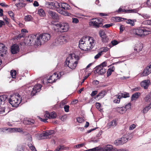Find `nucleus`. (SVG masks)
Masks as SVG:
<instances>
[{"instance_id":"1","label":"nucleus","mask_w":151,"mask_h":151,"mask_svg":"<svg viewBox=\"0 0 151 151\" xmlns=\"http://www.w3.org/2000/svg\"><path fill=\"white\" fill-rule=\"evenodd\" d=\"M96 43L94 38L89 36H85L79 41V47L81 50H88L91 49Z\"/></svg>"},{"instance_id":"2","label":"nucleus","mask_w":151,"mask_h":151,"mask_svg":"<svg viewBox=\"0 0 151 151\" xmlns=\"http://www.w3.org/2000/svg\"><path fill=\"white\" fill-rule=\"evenodd\" d=\"M24 42L26 45H34L36 46L41 45V41H40L38 35L37 34L29 35L25 38Z\"/></svg>"},{"instance_id":"3","label":"nucleus","mask_w":151,"mask_h":151,"mask_svg":"<svg viewBox=\"0 0 151 151\" xmlns=\"http://www.w3.org/2000/svg\"><path fill=\"white\" fill-rule=\"evenodd\" d=\"M149 30V29L146 27L141 26L133 29L131 33L135 35L141 37L142 35H147L149 34L150 31Z\"/></svg>"},{"instance_id":"4","label":"nucleus","mask_w":151,"mask_h":151,"mask_svg":"<svg viewBox=\"0 0 151 151\" xmlns=\"http://www.w3.org/2000/svg\"><path fill=\"white\" fill-rule=\"evenodd\" d=\"M22 100L21 96L19 94H13L10 96L9 99V102L12 107H17Z\"/></svg>"},{"instance_id":"5","label":"nucleus","mask_w":151,"mask_h":151,"mask_svg":"<svg viewBox=\"0 0 151 151\" xmlns=\"http://www.w3.org/2000/svg\"><path fill=\"white\" fill-rule=\"evenodd\" d=\"M103 19L101 18H95L91 19L89 22L90 26H93L96 28L102 27Z\"/></svg>"},{"instance_id":"6","label":"nucleus","mask_w":151,"mask_h":151,"mask_svg":"<svg viewBox=\"0 0 151 151\" xmlns=\"http://www.w3.org/2000/svg\"><path fill=\"white\" fill-rule=\"evenodd\" d=\"M55 28L58 29V31L62 32H67L69 28V24L67 23H60L59 24H57L55 25ZM56 28H55V30Z\"/></svg>"},{"instance_id":"7","label":"nucleus","mask_w":151,"mask_h":151,"mask_svg":"<svg viewBox=\"0 0 151 151\" xmlns=\"http://www.w3.org/2000/svg\"><path fill=\"white\" fill-rule=\"evenodd\" d=\"M67 37L66 36L60 35L57 37L53 43L54 45H62L67 42Z\"/></svg>"},{"instance_id":"8","label":"nucleus","mask_w":151,"mask_h":151,"mask_svg":"<svg viewBox=\"0 0 151 151\" xmlns=\"http://www.w3.org/2000/svg\"><path fill=\"white\" fill-rule=\"evenodd\" d=\"M38 37L39 38L40 41H41V45L42 43L47 42L50 40V34L48 33H43L38 35Z\"/></svg>"},{"instance_id":"9","label":"nucleus","mask_w":151,"mask_h":151,"mask_svg":"<svg viewBox=\"0 0 151 151\" xmlns=\"http://www.w3.org/2000/svg\"><path fill=\"white\" fill-rule=\"evenodd\" d=\"M57 5V2H48L46 3V6L48 8L56 10L59 13H62L61 11H60V8H57L56 5Z\"/></svg>"},{"instance_id":"10","label":"nucleus","mask_w":151,"mask_h":151,"mask_svg":"<svg viewBox=\"0 0 151 151\" xmlns=\"http://www.w3.org/2000/svg\"><path fill=\"white\" fill-rule=\"evenodd\" d=\"M61 73L60 74L56 73H54L51 76L48 77V81L50 83H52L55 82L61 76Z\"/></svg>"},{"instance_id":"11","label":"nucleus","mask_w":151,"mask_h":151,"mask_svg":"<svg viewBox=\"0 0 151 151\" xmlns=\"http://www.w3.org/2000/svg\"><path fill=\"white\" fill-rule=\"evenodd\" d=\"M42 86L40 84H37L35 85L33 88L29 87V88H32V90L31 91V94L32 96L35 95L37 92H39L41 90Z\"/></svg>"},{"instance_id":"12","label":"nucleus","mask_w":151,"mask_h":151,"mask_svg":"<svg viewBox=\"0 0 151 151\" xmlns=\"http://www.w3.org/2000/svg\"><path fill=\"white\" fill-rule=\"evenodd\" d=\"M66 59H67L68 61H72V62L78 64V62L79 58L77 55H76L74 53H73L70 55Z\"/></svg>"},{"instance_id":"13","label":"nucleus","mask_w":151,"mask_h":151,"mask_svg":"<svg viewBox=\"0 0 151 151\" xmlns=\"http://www.w3.org/2000/svg\"><path fill=\"white\" fill-rule=\"evenodd\" d=\"M96 69L94 71L95 74L98 73L99 74L102 75L105 73L106 72V69L104 68H102L99 66H96Z\"/></svg>"},{"instance_id":"14","label":"nucleus","mask_w":151,"mask_h":151,"mask_svg":"<svg viewBox=\"0 0 151 151\" xmlns=\"http://www.w3.org/2000/svg\"><path fill=\"white\" fill-rule=\"evenodd\" d=\"M48 14L49 16L54 20H58L59 19L58 14L55 12L50 10L48 11Z\"/></svg>"},{"instance_id":"15","label":"nucleus","mask_w":151,"mask_h":151,"mask_svg":"<svg viewBox=\"0 0 151 151\" xmlns=\"http://www.w3.org/2000/svg\"><path fill=\"white\" fill-rule=\"evenodd\" d=\"M151 73V67L150 66L147 67L145 68L143 72L140 73L141 77L146 76Z\"/></svg>"},{"instance_id":"16","label":"nucleus","mask_w":151,"mask_h":151,"mask_svg":"<svg viewBox=\"0 0 151 151\" xmlns=\"http://www.w3.org/2000/svg\"><path fill=\"white\" fill-rule=\"evenodd\" d=\"M7 48L3 44L0 43V55L3 57L4 54H6L7 51Z\"/></svg>"},{"instance_id":"17","label":"nucleus","mask_w":151,"mask_h":151,"mask_svg":"<svg viewBox=\"0 0 151 151\" xmlns=\"http://www.w3.org/2000/svg\"><path fill=\"white\" fill-rule=\"evenodd\" d=\"M44 116L45 117L48 118L49 119H55L57 115L55 111L50 113L46 111Z\"/></svg>"},{"instance_id":"18","label":"nucleus","mask_w":151,"mask_h":151,"mask_svg":"<svg viewBox=\"0 0 151 151\" xmlns=\"http://www.w3.org/2000/svg\"><path fill=\"white\" fill-rule=\"evenodd\" d=\"M56 6H57V8H60V11H61L62 12V13H59L60 14L65 16H68L69 15V14H70L69 13L63 10L62 9V8L63 6V3H58L57 2V5H56Z\"/></svg>"},{"instance_id":"19","label":"nucleus","mask_w":151,"mask_h":151,"mask_svg":"<svg viewBox=\"0 0 151 151\" xmlns=\"http://www.w3.org/2000/svg\"><path fill=\"white\" fill-rule=\"evenodd\" d=\"M117 99H120L122 98H126L129 97V93L124 92V93H119L116 96Z\"/></svg>"},{"instance_id":"20","label":"nucleus","mask_w":151,"mask_h":151,"mask_svg":"<svg viewBox=\"0 0 151 151\" xmlns=\"http://www.w3.org/2000/svg\"><path fill=\"white\" fill-rule=\"evenodd\" d=\"M66 64H68V66L70 69H74L77 65V63L72 62V61H68L67 59L66 61Z\"/></svg>"},{"instance_id":"21","label":"nucleus","mask_w":151,"mask_h":151,"mask_svg":"<svg viewBox=\"0 0 151 151\" xmlns=\"http://www.w3.org/2000/svg\"><path fill=\"white\" fill-rule=\"evenodd\" d=\"M11 49L12 53L14 54L17 53L19 52V47L18 45L15 44L11 47Z\"/></svg>"},{"instance_id":"22","label":"nucleus","mask_w":151,"mask_h":151,"mask_svg":"<svg viewBox=\"0 0 151 151\" xmlns=\"http://www.w3.org/2000/svg\"><path fill=\"white\" fill-rule=\"evenodd\" d=\"M114 148L112 145H108L104 147H101V151H113Z\"/></svg>"},{"instance_id":"23","label":"nucleus","mask_w":151,"mask_h":151,"mask_svg":"<svg viewBox=\"0 0 151 151\" xmlns=\"http://www.w3.org/2000/svg\"><path fill=\"white\" fill-rule=\"evenodd\" d=\"M114 109L120 114H123L125 113L127 110V109L124 106L121 107H116L114 108Z\"/></svg>"},{"instance_id":"24","label":"nucleus","mask_w":151,"mask_h":151,"mask_svg":"<svg viewBox=\"0 0 151 151\" xmlns=\"http://www.w3.org/2000/svg\"><path fill=\"white\" fill-rule=\"evenodd\" d=\"M99 34L102 38V41L104 42H106L108 40V39L105 33L103 31H100Z\"/></svg>"},{"instance_id":"25","label":"nucleus","mask_w":151,"mask_h":151,"mask_svg":"<svg viewBox=\"0 0 151 151\" xmlns=\"http://www.w3.org/2000/svg\"><path fill=\"white\" fill-rule=\"evenodd\" d=\"M149 82L150 81L148 80H145L141 83V86L145 89H147L149 86Z\"/></svg>"},{"instance_id":"26","label":"nucleus","mask_w":151,"mask_h":151,"mask_svg":"<svg viewBox=\"0 0 151 151\" xmlns=\"http://www.w3.org/2000/svg\"><path fill=\"white\" fill-rule=\"evenodd\" d=\"M106 92L105 90L101 91L98 93L95 98H99V99H101L106 94Z\"/></svg>"},{"instance_id":"27","label":"nucleus","mask_w":151,"mask_h":151,"mask_svg":"<svg viewBox=\"0 0 151 151\" xmlns=\"http://www.w3.org/2000/svg\"><path fill=\"white\" fill-rule=\"evenodd\" d=\"M26 5V4L22 2L18 3H16L15 4L18 10H19L22 8L25 7Z\"/></svg>"},{"instance_id":"28","label":"nucleus","mask_w":151,"mask_h":151,"mask_svg":"<svg viewBox=\"0 0 151 151\" xmlns=\"http://www.w3.org/2000/svg\"><path fill=\"white\" fill-rule=\"evenodd\" d=\"M117 125L116 121L115 119H114L111 121L109 122L107 124V127L110 128L111 127H115Z\"/></svg>"},{"instance_id":"29","label":"nucleus","mask_w":151,"mask_h":151,"mask_svg":"<svg viewBox=\"0 0 151 151\" xmlns=\"http://www.w3.org/2000/svg\"><path fill=\"white\" fill-rule=\"evenodd\" d=\"M112 19L114 22H118L121 21H123L124 20H127V19L119 17H114L112 18Z\"/></svg>"},{"instance_id":"30","label":"nucleus","mask_w":151,"mask_h":151,"mask_svg":"<svg viewBox=\"0 0 151 151\" xmlns=\"http://www.w3.org/2000/svg\"><path fill=\"white\" fill-rule=\"evenodd\" d=\"M143 44L140 43L136 45L134 50L138 52L141 51L143 48Z\"/></svg>"},{"instance_id":"31","label":"nucleus","mask_w":151,"mask_h":151,"mask_svg":"<svg viewBox=\"0 0 151 151\" xmlns=\"http://www.w3.org/2000/svg\"><path fill=\"white\" fill-rule=\"evenodd\" d=\"M140 94V93L139 92H136L133 94L131 97V100L132 101L138 98Z\"/></svg>"},{"instance_id":"32","label":"nucleus","mask_w":151,"mask_h":151,"mask_svg":"<svg viewBox=\"0 0 151 151\" xmlns=\"http://www.w3.org/2000/svg\"><path fill=\"white\" fill-rule=\"evenodd\" d=\"M62 9L63 10L65 11V10L70 9L71 7L68 4L65 3H63V6Z\"/></svg>"},{"instance_id":"33","label":"nucleus","mask_w":151,"mask_h":151,"mask_svg":"<svg viewBox=\"0 0 151 151\" xmlns=\"http://www.w3.org/2000/svg\"><path fill=\"white\" fill-rule=\"evenodd\" d=\"M38 14L41 17H44L45 16V12L44 10L42 8L38 9Z\"/></svg>"},{"instance_id":"34","label":"nucleus","mask_w":151,"mask_h":151,"mask_svg":"<svg viewBox=\"0 0 151 151\" xmlns=\"http://www.w3.org/2000/svg\"><path fill=\"white\" fill-rule=\"evenodd\" d=\"M66 149V147L64 145H60L58 146L55 149V151H61Z\"/></svg>"},{"instance_id":"35","label":"nucleus","mask_w":151,"mask_h":151,"mask_svg":"<svg viewBox=\"0 0 151 151\" xmlns=\"http://www.w3.org/2000/svg\"><path fill=\"white\" fill-rule=\"evenodd\" d=\"M139 10V8L131 10H126V12L130 13H136L138 12Z\"/></svg>"},{"instance_id":"36","label":"nucleus","mask_w":151,"mask_h":151,"mask_svg":"<svg viewBox=\"0 0 151 151\" xmlns=\"http://www.w3.org/2000/svg\"><path fill=\"white\" fill-rule=\"evenodd\" d=\"M121 141V142L122 144H123L126 142H127V141H128L129 140H130L131 138H129L128 137H123L120 139Z\"/></svg>"},{"instance_id":"37","label":"nucleus","mask_w":151,"mask_h":151,"mask_svg":"<svg viewBox=\"0 0 151 151\" xmlns=\"http://www.w3.org/2000/svg\"><path fill=\"white\" fill-rule=\"evenodd\" d=\"M45 132L48 138H49V136L54 133V131L53 130H46Z\"/></svg>"},{"instance_id":"38","label":"nucleus","mask_w":151,"mask_h":151,"mask_svg":"<svg viewBox=\"0 0 151 151\" xmlns=\"http://www.w3.org/2000/svg\"><path fill=\"white\" fill-rule=\"evenodd\" d=\"M34 120L33 119H31V120H27L25 121L24 122L25 124H30L32 125L34 123Z\"/></svg>"},{"instance_id":"39","label":"nucleus","mask_w":151,"mask_h":151,"mask_svg":"<svg viewBox=\"0 0 151 151\" xmlns=\"http://www.w3.org/2000/svg\"><path fill=\"white\" fill-rule=\"evenodd\" d=\"M17 72L15 70H12L10 71V75L12 78H15L16 77Z\"/></svg>"},{"instance_id":"40","label":"nucleus","mask_w":151,"mask_h":151,"mask_svg":"<svg viewBox=\"0 0 151 151\" xmlns=\"http://www.w3.org/2000/svg\"><path fill=\"white\" fill-rule=\"evenodd\" d=\"M24 19L26 21H30L32 19V17L30 15H27L25 16Z\"/></svg>"},{"instance_id":"41","label":"nucleus","mask_w":151,"mask_h":151,"mask_svg":"<svg viewBox=\"0 0 151 151\" xmlns=\"http://www.w3.org/2000/svg\"><path fill=\"white\" fill-rule=\"evenodd\" d=\"M40 139H47L48 138V137H47L45 132L41 134L40 136L39 137Z\"/></svg>"},{"instance_id":"42","label":"nucleus","mask_w":151,"mask_h":151,"mask_svg":"<svg viewBox=\"0 0 151 151\" xmlns=\"http://www.w3.org/2000/svg\"><path fill=\"white\" fill-rule=\"evenodd\" d=\"M42 83L44 84H47L50 83L48 81V77H45L42 81Z\"/></svg>"},{"instance_id":"43","label":"nucleus","mask_w":151,"mask_h":151,"mask_svg":"<svg viewBox=\"0 0 151 151\" xmlns=\"http://www.w3.org/2000/svg\"><path fill=\"white\" fill-rule=\"evenodd\" d=\"M144 99L146 101H150L149 100L151 101V91L144 98Z\"/></svg>"},{"instance_id":"44","label":"nucleus","mask_w":151,"mask_h":151,"mask_svg":"<svg viewBox=\"0 0 151 151\" xmlns=\"http://www.w3.org/2000/svg\"><path fill=\"white\" fill-rule=\"evenodd\" d=\"M142 24L148 25L151 24V20H147L144 21L142 22Z\"/></svg>"},{"instance_id":"45","label":"nucleus","mask_w":151,"mask_h":151,"mask_svg":"<svg viewBox=\"0 0 151 151\" xmlns=\"http://www.w3.org/2000/svg\"><path fill=\"white\" fill-rule=\"evenodd\" d=\"M126 22L128 24H129L132 26H133L134 25V21L133 20L129 19L127 20V19Z\"/></svg>"},{"instance_id":"46","label":"nucleus","mask_w":151,"mask_h":151,"mask_svg":"<svg viewBox=\"0 0 151 151\" xmlns=\"http://www.w3.org/2000/svg\"><path fill=\"white\" fill-rule=\"evenodd\" d=\"M88 151H101V147L99 146L96 147L89 150Z\"/></svg>"},{"instance_id":"47","label":"nucleus","mask_w":151,"mask_h":151,"mask_svg":"<svg viewBox=\"0 0 151 151\" xmlns=\"http://www.w3.org/2000/svg\"><path fill=\"white\" fill-rule=\"evenodd\" d=\"M13 131L15 132H23V129L22 128H14L12 129Z\"/></svg>"},{"instance_id":"48","label":"nucleus","mask_w":151,"mask_h":151,"mask_svg":"<svg viewBox=\"0 0 151 151\" xmlns=\"http://www.w3.org/2000/svg\"><path fill=\"white\" fill-rule=\"evenodd\" d=\"M7 97L5 95H3L0 96V100H1V102H4L6 99Z\"/></svg>"},{"instance_id":"49","label":"nucleus","mask_w":151,"mask_h":151,"mask_svg":"<svg viewBox=\"0 0 151 151\" xmlns=\"http://www.w3.org/2000/svg\"><path fill=\"white\" fill-rule=\"evenodd\" d=\"M114 144L115 145L117 146L122 144L120 139L116 140L114 142Z\"/></svg>"},{"instance_id":"50","label":"nucleus","mask_w":151,"mask_h":151,"mask_svg":"<svg viewBox=\"0 0 151 151\" xmlns=\"http://www.w3.org/2000/svg\"><path fill=\"white\" fill-rule=\"evenodd\" d=\"M8 13L12 19L14 20V13L12 11H9L8 12Z\"/></svg>"},{"instance_id":"51","label":"nucleus","mask_w":151,"mask_h":151,"mask_svg":"<svg viewBox=\"0 0 151 151\" xmlns=\"http://www.w3.org/2000/svg\"><path fill=\"white\" fill-rule=\"evenodd\" d=\"M107 66V62L106 61H104L101 64L99 65L98 66H99V67H101L102 68H105V67H106Z\"/></svg>"},{"instance_id":"52","label":"nucleus","mask_w":151,"mask_h":151,"mask_svg":"<svg viewBox=\"0 0 151 151\" xmlns=\"http://www.w3.org/2000/svg\"><path fill=\"white\" fill-rule=\"evenodd\" d=\"M25 36V34L21 33V34L19 35L18 36H16V38L17 39H21L22 37H24Z\"/></svg>"},{"instance_id":"53","label":"nucleus","mask_w":151,"mask_h":151,"mask_svg":"<svg viewBox=\"0 0 151 151\" xmlns=\"http://www.w3.org/2000/svg\"><path fill=\"white\" fill-rule=\"evenodd\" d=\"M70 106L69 105H65L64 107L65 111L66 112H68L69 111Z\"/></svg>"},{"instance_id":"54","label":"nucleus","mask_w":151,"mask_h":151,"mask_svg":"<svg viewBox=\"0 0 151 151\" xmlns=\"http://www.w3.org/2000/svg\"><path fill=\"white\" fill-rule=\"evenodd\" d=\"M113 24L112 23L106 24L104 26L102 25V27L103 28H109L112 26Z\"/></svg>"},{"instance_id":"55","label":"nucleus","mask_w":151,"mask_h":151,"mask_svg":"<svg viewBox=\"0 0 151 151\" xmlns=\"http://www.w3.org/2000/svg\"><path fill=\"white\" fill-rule=\"evenodd\" d=\"M126 10H125L124 9H122L120 7L117 11H116V12L118 13H120L123 12H126Z\"/></svg>"},{"instance_id":"56","label":"nucleus","mask_w":151,"mask_h":151,"mask_svg":"<svg viewBox=\"0 0 151 151\" xmlns=\"http://www.w3.org/2000/svg\"><path fill=\"white\" fill-rule=\"evenodd\" d=\"M103 53H102V52H99L97 54L95 55L94 57V58L96 59L99 58L102 55Z\"/></svg>"},{"instance_id":"57","label":"nucleus","mask_w":151,"mask_h":151,"mask_svg":"<svg viewBox=\"0 0 151 151\" xmlns=\"http://www.w3.org/2000/svg\"><path fill=\"white\" fill-rule=\"evenodd\" d=\"M96 106L97 109H98L99 110H100L101 106L100 103L96 102Z\"/></svg>"},{"instance_id":"58","label":"nucleus","mask_w":151,"mask_h":151,"mask_svg":"<svg viewBox=\"0 0 151 151\" xmlns=\"http://www.w3.org/2000/svg\"><path fill=\"white\" fill-rule=\"evenodd\" d=\"M144 100H145V102H150V104H149L148 106H146V107H145V109H147L148 110H149L151 108V100L150 101V100H149L150 101H146L145 99H144Z\"/></svg>"},{"instance_id":"59","label":"nucleus","mask_w":151,"mask_h":151,"mask_svg":"<svg viewBox=\"0 0 151 151\" xmlns=\"http://www.w3.org/2000/svg\"><path fill=\"white\" fill-rule=\"evenodd\" d=\"M98 92V91L96 90L93 91L91 94V96L93 97L95 96L97 93Z\"/></svg>"},{"instance_id":"60","label":"nucleus","mask_w":151,"mask_h":151,"mask_svg":"<svg viewBox=\"0 0 151 151\" xmlns=\"http://www.w3.org/2000/svg\"><path fill=\"white\" fill-rule=\"evenodd\" d=\"M5 112V108L0 106V114H3Z\"/></svg>"},{"instance_id":"61","label":"nucleus","mask_w":151,"mask_h":151,"mask_svg":"<svg viewBox=\"0 0 151 151\" xmlns=\"http://www.w3.org/2000/svg\"><path fill=\"white\" fill-rule=\"evenodd\" d=\"M113 151H127L125 149H117L116 148H114V150H113Z\"/></svg>"},{"instance_id":"62","label":"nucleus","mask_w":151,"mask_h":151,"mask_svg":"<svg viewBox=\"0 0 151 151\" xmlns=\"http://www.w3.org/2000/svg\"><path fill=\"white\" fill-rule=\"evenodd\" d=\"M79 20L77 18H72V22L73 23H77L78 22Z\"/></svg>"},{"instance_id":"63","label":"nucleus","mask_w":151,"mask_h":151,"mask_svg":"<svg viewBox=\"0 0 151 151\" xmlns=\"http://www.w3.org/2000/svg\"><path fill=\"white\" fill-rule=\"evenodd\" d=\"M84 144L83 143L77 145H76V146L77 148H80L83 147V146H84Z\"/></svg>"},{"instance_id":"64","label":"nucleus","mask_w":151,"mask_h":151,"mask_svg":"<svg viewBox=\"0 0 151 151\" xmlns=\"http://www.w3.org/2000/svg\"><path fill=\"white\" fill-rule=\"evenodd\" d=\"M109 50V48L107 47H106L103 48V49L102 50L101 52H102V53L103 54V52H106L108 51Z\"/></svg>"}]
</instances>
